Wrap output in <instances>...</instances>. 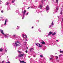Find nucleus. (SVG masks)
<instances>
[{"mask_svg":"<svg viewBox=\"0 0 63 63\" xmlns=\"http://www.w3.org/2000/svg\"><path fill=\"white\" fill-rule=\"evenodd\" d=\"M1 27H4V25L3 24H2L1 26Z\"/></svg>","mask_w":63,"mask_h":63,"instance_id":"obj_16","label":"nucleus"},{"mask_svg":"<svg viewBox=\"0 0 63 63\" xmlns=\"http://www.w3.org/2000/svg\"><path fill=\"white\" fill-rule=\"evenodd\" d=\"M30 8V7H29L28 8V9H29Z\"/></svg>","mask_w":63,"mask_h":63,"instance_id":"obj_45","label":"nucleus"},{"mask_svg":"<svg viewBox=\"0 0 63 63\" xmlns=\"http://www.w3.org/2000/svg\"><path fill=\"white\" fill-rule=\"evenodd\" d=\"M24 62V61H20V63H23V62Z\"/></svg>","mask_w":63,"mask_h":63,"instance_id":"obj_17","label":"nucleus"},{"mask_svg":"<svg viewBox=\"0 0 63 63\" xmlns=\"http://www.w3.org/2000/svg\"><path fill=\"white\" fill-rule=\"evenodd\" d=\"M59 18V17H58V18Z\"/></svg>","mask_w":63,"mask_h":63,"instance_id":"obj_56","label":"nucleus"},{"mask_svg":"<svg viewBox=\"0 0 63 63\" xmlns=\"http://www.w3.org/2000/svg\"><path fill=\"white\" fill-rule=\"evenodd\" d=\"M24 45H26V44H27V43L26 42H24Z\"/></svg>","mask_w":63,"mask_h":63,"instance_id":"obj_21","label":"nucleus"},{"mask_svg":"<svg viewBox=\"0 0 63 63\" xmlns=\"http://www.w3.org/2000/svg\"><path fill=\"white\" fill-rule=\"evenodd\" d=\"M56 9L57 10V11L58 10V8H56Z\"/></svg>","mask_w":63,"mask_h":63,"instance_id":"obj_36","label":"nucleus"},{"mask_svg":"<svg viewBox=\"0 0 63 63\" xmlns=\"http://www.w3.org/2000/svg\"><path fill=\"white\" fill-rule=\"evenodd\" d=\"M25 37H26L25 40L27 41H28V38L27 37V35H25Z\"/></svg>","mask_w":63,"mask_h":63,"instance_id":"obj_7","label":"nucleus"},{"mask_svg":"<svg viewBox=\"0 0 63 63\" xmlns=\"http://www.w3.org/2000/svg\"><path fill=\"white\" fill-rule=\"evenodd\" d=\"M35 44L37 46H38L39 47H42V46H41V45L40 44H39L38 43H36Z\"/></svg>","mask_w":63,"mask_h":63,"instance_id":"obj_3","label":"nucleus"},{"mask_svg":"<svg viewBox=\"0 0 63 63\" xmlns=\"http://www.w3.org/2000/svg\"><path fill=\"white\" fill-rule=\"evenodd\" d=\"M58 0H56V2L57 4H58Z\"/></svg>","mask_w":63,"mask_h":63,"instance_id":"obj_24","label":"nucleus"},{"mask_svg":"<svg viewBox=\"0 0 63 63\" xmlns=\"http://www.w3.org/2000/svg\"><path fill=\"white\" fill-rule=\"evenodd\" d=\"M24 55V54H22L21 55H18V57H22Z\"/></svg>","mask_w":63,"mask_h":63,"instance_id":"obj_6","label":"nucleus"},{"mask_svg":"<svg viewBox=\"0 0 63 63\" xmlns=\"http://www.w3.org/2000/svg\"><path fill=\"white\" fill-rule=\"evenodd\" d=\"M45 1H46V0H44Z\"/></svg>","mask_w":63,"mask_h":63,"instance_id":"obj_53","label":"nucleus"},{"mask_svg":"<svg viewBox=\"0 0 63 63\" xmlns=\"http://www.w3.org/2000/svg\"><path fill=\"white\" fill-rule=\"evenodd\" d=\"M17 27H18V28L17 29H19L18 27H18V26H17Z\"/></svg>","mask_w":63,"mask_h":63,"instance_id":"obj_34","label":"nucleus"},{"mask_svg":"<svg viewBox=\"0 0 63 63\" xmlns=\"http://www.w3.org/2000/svg\"><path fill=\"white\" fill-rule=\"evenodd\" d=\"M62 21H63V19H62Z\"/></svg>","mask_w":63,"mask_h":63,"instance_id":"obj_50","label":"nucleus"},{"mask_svg":"<svg viewBox=\"0 0 63 63\" xmlns=\"http://www.w3.org/2000/svg\"><path fill=\"white\" fill-rule=\"evenodd\" d=\"M54 23H53V21L51 23V26H53V25H54Z\"/></svg>","mask_w":63,"mask_h":63,"instance_id":"obj_11","label":"nucleus"},{"mask_svg":"<svg viewBox=\"0 0 63 63\" xmlns=\"http://www.w3.org/2000/svg\"><path fill=\"white\" fill-rule=\"evenodd\" d=\"M31 59L30 60V61H31Z\"/></svg>","mask_w":63,"mask_h":63,"instance_id":"obj_55","label":"nucleus"},{"mask_svg":"<svg viewBox=\"0 0 63 63\" xmlns=\"http://www.w3.org/2000/svg\"><path fill=\"white\" fill-rule=\"evenodd\" d=\"M26 48H27V49H28V47H27Z\"/></svg>","mask_w":63,"mask_h":63,"instance_id":"obj_46","label":"nucleus"},{"mask_svg":"<svg viewBox=\"0 0 63 63\" xmlns=\"http://www.w3.org/2000/svg\"><path fill=\"white\" fill-rule=\"evenodd\" d=\"M8 4H9V3H7V5H8Z\"/></svg>","mask_w":63,"mask_h":63,"instance_id":"obj_43","label":"nucleus"},{"mask_svg":"<svg viewBox=\"0 0 63 63\" xmlns=\"http://www.w3.org/2000/svg\"><path fill=\"white\" fill-rule=\"evenodd\" d=\"M44 0H42L41 1V2L42 3H43V2H44Z\"/></svg>","mask_w":63,"mask_h":63,"instance_id":"obj_31","label":"nucleus"},{"mask_svg":"<svg viewBox=\"0 0 63 63\" xmlns=\"http://www.w3.org/2000/svg\"><path fill=\"white\" fill-rule=\"evenodd\" d=\"M32 28H33V27H32Z\"/></svg>","mask_w":63,"mask_h":63,"instance_id":"obj_48","label":"nucleus"},{"mask_svg":"<svg viewBox=\"0 0 63 63\" xmlns=\"http://www.w3.org/2000/svg\"><path fill=\"white\" fill-rule=\"evenodd\" d=\"M26 10H24V12H23V16H24V15H25V13H26Z\"/></svg>","mask_w":63,"mask_h":63,"instance_id":"obj_9","label":"nucleus"},{"mask_svg":"<svg viewBox=\"0 0 63 63\" xmlns=\"http://www.w3.org/2000/svg\"><path fill=\"white\" fill-rule=\"evenodd\" d=\"M22 37L23 38H24V34H22Z\"/></svg>","mask_w":63,"mask_h":63,"instance_id":"obj_22","label":"nucleus"},{"mask_svg":"<svg viewBox=\"0 0 63 63\" xmlns=\"http://www.w3.org/2000/svg\"><path fill=\"white\" fill-rule=\"evenodd\" d=\"M8 21H9V20H8V19H6L5 20L4 23V25H6V24H7V22H8Z\"/></svg>","mask_w":63,"mask_h":63,"instance_id":"obj_4","label":"nucleus"},{"mask_svg":"<svg viewBox=\"0 0 63 63\" xmlns=\"http://www.w3.org/2000/svg\"><path fill=\"white\" fill-rule=\"evenodd\" d=\"M60 53H63V51L60 50Z\"/></svg>","mask_w":63,"mask_h":63,"instance_id":"obj_20","label":"nucleus"},{"mask_svg":"<svg viewBox=\"0 0 63 63\" xmlns=\"http://www.w3.org/2000/svg\"><path fill=\"white\" fill-rule=\"evenodd\" d=\"M56 34V32H54V33H53L52 34V36H54V35H55Z\"/></svg>","mask_w":63,"mask_h":63,"instance_id":"obj_13","label":"nucleus"},{"mask_svg":"<svg viewBox=\"0 0 63 63\" xmlns=\"http://www.w3.org/2000/svg\"><path fill=\"white\" fill-rule=\"evenodd\" d=\"M34 50V49L33 48H31V49H30V51L31 52L32 51H33Z\"/></svg>","mask_w":63,"mask_h":63,"instance_id":"obj_12","label":"nucleus"},{"mask_svg":"<svg viewBox=\"0 0 63 63\" xmlns=\"http://www.w3.org/2000/svg\"><path fill=\"white\" fill-rule=\"evenodd\" d=\"M12 3H14V0L12 1Z\"/></svg>","mask_w":63,"mask_h":63,"instance_id":"obj_35","label":"nucleus"},{"mask_svg":"<svg viewBox=\"0 0 63 63\" xmlns=\"http://www.w3.org/2000/svg\"><path fill=\"white\" fill-rule=\"evenodd\" d=\"M46 37H48V35H46Z\"/></svg>","mask_w":63,"mask_h":63,"instance_id":"obj_41","label":"nucleus"},{"mask_svg":"<svg viewBox=\"0 0 63 63\" xmlns=\"http://www.w3.org/2000/svg\"><path fill=\"white\" fill-rule=\"evenodd\" d=\"M50 57H54V56L53 55H50Z\"/></svg>","mask_w":63,"mask_h":63,"instance_id":"obj_19","label":"nucleus"},{"mask_svg":"<svg viewBox=\"0 0 63 63\" xmlns=\"http://www.w3.org/2000/svg\"><path fill=\"white\" fill-rule=\"evenodd\" d=\"M16 59H17V57H16Z\"/></svg>","mask_w":63,"mask_h":63,"instance_id":"obj_42","label":"nucleus"},{"mask_svg":"<svg viewBox=\"0 0 63 63\" xmlns=\"http://www.w3.org/2000/svg\"><path fill=\"white\" fill-rule=\"evenodd\" d=\"M7 63H10V62L9 61H8L7 62Z\"/></svg>","mask_w":63,"mask_h":63,"instance_id":"obj_37","label":"nucleus"},{"mask_svg":"<svg viewBox=\"0 0 63 63\" xmlns=\"http://www.w3.org/2000/svg\"><path fill=\"white\" fill-rule=\"evenodd\" d=\"M49 9V7L48 5H47L46 6V11H48Z\"/></svg>","mask_w":63,"mask_h":63,"instance_id":"obj_5","label":"nucleus"},{"mask_svg":"<svg viewBox=\"0 0 63 63\" xmlns=\"http://www.w3.org/2000/svg\"><path fill=\"white\" fill-rule=\"evenodd\" d=\"M40 57H43V55H41L40 56Z\"/></svg>","mask_w":63,"mask_h":63,"instance_id":"obj_26","label":"nucleus"},{"mask_svg":"<svg viewBox=\"0 0 63 63\" xmlns=\"http://www.w3.org/2000/svg\"><path fill=\"white\" fill-rule=\"evenodd\" d=\"M56 54H57V53H56Z\"/></svg>","mask_w":63,"mask_h":63,"instance_id":"obj_51","label":"nucleus"},{"mask_svg":"<svg viewBox=\"0 0 63 63\" xmlns=\"http://www.w3.org/2000/svg\"><path fill=\"white\" fill-rule=\"evenodd\" d=\"M56 59H57L58 58V57L57 56H56Z\"/></svg>","mask_w":63,"mask_h":63,"instance_id":"obj_23","label":"nucleus"},{"mask_svg":"<svg viewBox=\"0 0 63 63\" xmlns=\"http://www.w3.org/2000/svg\"><path fill=\"white\" fill-rule=\"evenodd\" d=\"M13 45L14 46L18 47L19 46H20V42L19 41H18L17 42H15V43H13Z\"/></svg>","mask_w":63,"mask_h":63,"instance_id":"obj_1","label":"nucleus"},{"mask_svg":"<svg viewBox=\"0 0 63 63\" xmlns=\"http://www.w3.org/2000/svg\"><path fill=\"white\" fill-rule=\"evenodd\" d=\"M42 44L43 45H45V42L44 41H43L42 42Z\"/></svg>","mask_w":63,"mask_h":63,"instance_id":"obj_15","label":"nucleus"},{"mask_svg":"<svg viewBox=\"0 0 63 63\" xmlns=\"http://www.w3.org/2000/svg\"><path fill=\"white\" fill-rule=\"evenodd\" d=\"M16 36V35L14 34L13 36H12V38L13 39H14V38H13L14 37H15Z\"/></svg>","mask_w":63,"mask_h":63,"instance_id":"obj_14","label":"nucleus"},{"mask_svg":"<svg viewBox=\"0 0 63 63\" xmlns=\"http://www.w3.org/2000/svg\"><path fill=\"white\" fill-rule=\"evenodd\" d=\"M7 50H6V49H5V52H7Z\"/></svg>","mask_w":63,"mask_h":63,"instance_id":"obj_29","label":"nucleus"},{"mask_svg":"<svg viewBox=\"0 0 63 63\" xmlns=\"http://www.w3.org/2000/svg\"><path fill=\"white\" fill-rule=\"evenodd\" d=\"M24 16H23L22 17V19H24Z\"/></svg>","mask_w":63,"mask_h":63,"instance_id":"obj_28","label":"nucleus"},{"mask_svg":"<svg viewBox=\"0 0 63 63\" xmlns=\"http://www.w3.org/2000/svg\"><path fill=\"white\" fill-rule=\"evenodd\" d=\"M49 59L50 60H53V57L50 58H49Z\"/></svg>","mask_w":63,"mask_h":63,"instance_id":"obj_10","label":"nucleus"},{"mask_svg":"<svg viewBox=\"0 0 63 63\" xmlns=\"http://www.w3.org/2000/svg\"><path fill=\"white\" fill-rule=\"evenodd\" d=\"M37 22H39V21H37Z\"/></svg>","mask_w":63,"mask_h":63,"instance_id":"obj_54","label":"nucleus"},{"mask_svg":"<svg viewBox=\"0 0 63 63\" xmlns=\"http://www.w3.org/2000/svg\"><path fill=\"white\" fill-rule=\"evenodd\" d=\"M1 20H0V21Z\"/></svg>","mask_w":63,"mask_h":63,"instance_id":"obj_57","label":"nucleus"},{"mask_svg":"<svg viewBox=\"0 0 63 63\" xmlns=\"http://www.w3.org/2000/svg\"><path fill=\"white\" fill-rule=\"evenodd\" d=\"M40 9H41L42 8V7H43V6L42 5L40 6Z\"/></svg>","mask_w":63,"mask_h":63,"instance_id":"obj_25","label":"nucleus"},{"mask_svg":"<svg viewBox=\"0 0 63 63\" xmlns=\"http://www.w3.org/2000/svg\"><path fill=\"white\" fill-rule=\"evenodd\" d=\"M23 63H26V62H24Z\"/></svg>","mask_w":63,"mask_h":63,"instance_id":"obj_49","label":"nucleus"},{"mask_svg":"<svg viewBox=\"0 0 63 63\" xmlns=\"http://www.w3.org/2000/svg\"><path fill=\"white\" fill-rule=\"evenodd\" d=\"M18 52H19V53H20V51H18Z\"/></svg>","mask_w":63,"mask_h":63,"instance_id":"obj_40","label":"nucleus"},{"mask_svg":"<svg viewBox=\"0 0 63 63\" xmlns=\"http://www.w3.org/2000/svg\"><path fill=\"white\" fill-rule=\"evenodd\" d=\"M38 31H39V32H41V30H40V29H38Z\"/></svg>","mask_w":63,"mask_h":63,"instance_id":"obj_27","label":"nucleus"},{"mask_svg":"<svg viewBox=\"0 0 63 63\" xmlns=\"http://www.w3.org/2000/svg\"><path fill=\"white\" fill-rule=\"evenodd\" d=\"M28 51H27V50H26L25 51V52L26 53H27V52Z\"/></svg>","mask_w":63,"mask_h":63,"instance_id":"obj_32","label":"nucleus"},{"mask_svg":"<svg viewBox=\"0 0 63 63\" xmlns=\"http://www.w3.org/2000/svg\"><path fill=\"white\" fill-rule=\"evenodd\" d=\"M50 27H51V25H50L49 26V28H50Z\"/></svg>","mask_w":63,"mask_h":63,"instance_id":"obj_33","label":"nucleus"},{"mask_svg":"<svg viewBox=\"0 0 63 63\" xmlns=\"http://www.w3.org/2000/svg\"><path fill=\"white\" fill-rule=\"evenodd\" d=\"M56 42H58V40H56Z\"/></svg>","mask_w":63,"mask_h":63,"instance_id":"obj_39","label":"nucleus"},{"mask_svg":"<svg viewBox=\"0 0 63 63\" xmlns=\"http://www.w3.org/2000/svg\"><path fill=\"white\" fill-rule=\"evenodd\" d=\"M3 50V49L2 48H1L0 49V51H2Z\"/></svg>","mask_w":63,"mask_h":63,"instance_id":"obj_18","label":"nucleus"},{"mask_svg":"<svg viewBox=\"0 0 63 63\" xmlns=\"http://www.w3.org/2000/svg\"><path fill=\"white\" fill-rule=\"evenodd\" d=\"M1 13H3V10H2V11H1Z\"/></svg>","mask_w":63,"mask_h":63,"instance_id":"obj_38","label":"nucleus"},{"mask_svg":"<svg viewBox=\"0 0 63 63\" xmlns=\"http://www.w3.org/2000/svg\"><path fill=\"white\" fill-rule=\"evenodd\" d=\"M35 56H33V57H35Z\"/></svg>","mask_w":63,"mask_h":63,"instance_id":"obj_52","label":"nucleus"},{"mask_svg":"<svg viewBox=\"0 0 63 63\" xmlns=\"http://www.w3.org/2000/svg\"><path fill=\"white\" fill-rule=\"evenodd\" d=\"M0 31L1 32V33L3 35H4L5 38H8V36H9V34H7L6 35L4 33L3 30H2L1 29H0Z\"/></svg>","mask_w":63,"mask_h":63,"instance_id":"obj_2","label":"nucleus"},{"mask_svg":"<svg viewBox=\"0 0 63 63\" xmlns=\"http://www.w3.org/2000/svg\"><path fill=\"white\" fill-rule=\"evenodd\" d=\"M4 63V61H3L2 62V63Z\"/></svg>","mask_w":63,"mask_h":63,"instance_id":"obj_30","label":"nucleus"},{"mask_svg":"<svg viewBox=\"0 0 63 63\" xmlns=\"http://www.w3.org/2000/svg\"><path fill=\"white\" fill-rule=\"evenodd\" d=\"M52 34V32H49V33L48 34V36H50V35H51Z\"/></svg>","mask_w":63,"mask_h":63,"instance_id":"obj_8","label":"nucleus"},{"mask_svg":"<svg viewBox=\"0 0 63 63\" xmlns=\"http://www.w3.org/2000/svg\"><path fill=\"white\" fill-rule=\"evenodd\" d=\"M28 14V13H27V14L26 15H27Z\"/></svg>","mask_w":63,"mask_h":63,"instance_id":"obj_44","label":"nucleus"},{"mask_svg":"<svg viewBox=\"0 0 63 63\" xmlns=\"http://www.w3.org/2000/svg\"><path fill=\"white\" fill-rule=\"evenodd\" d=\"M61 14L62 15V13L61 12Z\"/></svg>","mask_w":63,"mask_h":63,"instance_id":"obj_47","label":"nucleus"}]
</instances>
